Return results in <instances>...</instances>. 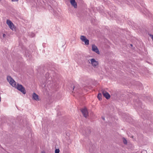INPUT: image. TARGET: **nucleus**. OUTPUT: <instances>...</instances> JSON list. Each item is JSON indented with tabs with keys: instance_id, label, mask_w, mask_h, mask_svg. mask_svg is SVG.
Masks as SVG:
<instances>
[{
	"instance_id": "1",
	"label": "nucleus",
	"mask_w": 153,
	"mask_h": 153,
	"mask_svg": "<svg viewBox=\"0 0 153 153\" xmlns=\"http://www.w3.org/2000/svg\"><path fill=\"white\" fill-rule=\"evenodd\" d=\"M7 79L10 84L13 87L16 88L18 90L20 91L23 94H26V91L25 88L21 85L18 84L16 85V82L10 76H7Z\"/></svg>"
},
{
	"instance_id": "2",
	"label": "nucleus",
	"mask_w": 153,
	"mask_h": 153,
	"mask_svg": "<svg viewBox=\"0 0 153 153\" xmlns=\"http://www.w3.org/2000/svg\"><path fill=\"white\" fill-rule=\"evenodd\" d=\"M90 61L92 65L94 68L97 67L99 65L98 62L96 60L94 59H92L90 60Z\"/></svg>"
},
{
	"instance_id": "3",
	"label": "nucleus",
	"mask_w": 153,
	"mask_h": 153,
	"mask_svg": "<svg viewBox=\"0 0 153 153\" xmlns=\"http://www.w3.org/2000/svg\"><path fill=\"white\" fill-rule=\"evenodd\" d=\"M7 24L9 26V27L12 30L14 28V25L13 23L11 21L9 20H7L6 22Z\"/></svg>"
},
{
	"instance_id": "4",
	"label": "nucleus",
	"mask_w": 153,
	"mask_h": 153,
	"mask_svg": "<svg viewBox=\"0 0 153 153\" xmlns=\"http://www.w3.org/2000/svg\"><path fill=\"white\" fill-rule=\"evenodd\" d=\"M80 39L82 41L85 42V45H88L89 44V41L86 38L85 36H81L80 37Z\"/></svg>"
},
{
	"instance_id": "5",
	"label": "nucleus",
	"mask_w": 153,
	"mask_h": 153,
	"mask_svg": "<svg viewBox=\"0 0 153 153\" xmlns=\"http://www.w3.org/2000/svg\"><path fill=\"white\" fill-rule=\"evenodd\" d=\"M81 112L85 117L86 118L88 116V112L86 108H85L82 109Z\"/></svg>"
},
{
	"instance_id": "6",
	"label": "nucleus",
	"mask_w": 153,
	"mask_h": 153,
	"mask_svg": "<svg viewBox=\"0 0 153 153\" xmlns=\"http://www.w3.org/2000/svg\"><path fill=\"white\" fill-rule=\"evenodd\" d=\"M102 94L103 96L107 99H108L110 98L111 97L110 95L106 91H103L102 92Z\"/></svg>"
},
{
	"instance_id": "7",
	"label": "nucleus",
	"mask_w": 153,
	"mask_h": 153,
	"mask_svg": "<svg viewBox=\"0 0 153 153\" xmlns=\"http://www.w3.org/2000/svg\"><path fill=\"white\" fill-rule=\"evenodd\" d=\"M92 50L96 53L98 54H99L100 52L99 51L97 47L94 45H92Z\"/></svg>"
},
{
	"instance_id": "8",
	"label": "nucleus",
	"mask_w": 153,
	"mask_h": 153,
	"mask_svg": "<svg viewBox=\"0 0 153 153\" xmlns=\"http://www.w3.org/2000/svg\"><path fill=\"white\" fill-rule=\"evenodd\" d=\"M71 5L75 8L77 7V3L75 0H70Z\"/></svg>"
},
{
	"instance_id": "9",
	"label": "nucleus",
	"mask_w": 153,
	"mask_h": 153,
	"mask_svg": "<svg viewBox=\"0 0 153 153\" xmlns=\"http://www.w3.org/2000/svg\"><path fill=\"white\" fill-rule=\"evenodd\" d=\"M33 98L36 101H39V96L35 93H33L32 95Z\"/></svg>"
},
{
	"instance_id": "10",
	"label": "nucleus",
	"mask_w": 153,
	"mask_h": 153,
	"mask_svg": "<svg viewBox=\"0 0 153 153\" xmlns=\"http://www.w3.org/2000/svg\"><path fill=\"white\" fill-rule=\"evenodd\" d=\"M97 98L99 100H101L102 99V95L101 94H99L97 96Z\"/></svg>"
},
{
	"instance_id": "11",
	"label": "nucleus",
	"mask_w": 153,
	"mask_h": 153,
	"mask_svg": "<svg viewBox=\"0 0 153 153\" xmlns=\"http://www.w3.org/2000/svg\"><path fill=\"white\" fill-rule=\"evenodd\" d=\"M59 149H56L55 151V153H59Z\"/></svg>"
},
{
	"instance_id": "12",
	"label": "nucleus",
	"mask_w": 153,
	"mask_h": 153,
	"mask_svg": "<svg viewBox=\"0 0 153 153\" xmlns=\"http://www.w3.org/2000/svg\"><path fill=\"white\" fill-rule=\"evenodd\" d=\"M123 142L125 144H126L127 143V141L125 138L123 139Z\"/></svg>"
},
{
	"instance_id": "13",
	"label": "nucleus",
	"mask_w": 153,
	"mask_h": 153,
	"mask_svg": "<svg viewBox=\"0 0 153 153\" xmlns=\"http://www.w3.org/2000/svg\"><path fill=\"white\" fill-rule=\"evenodd\" d=\"M12 1H17L18 0H11Z\"/></svg>"
},
{
	"instance_id": "14",
	"label": "nucleus",
	"mask_w": 153,
	"mask_h": 153,
	"mask_svg": "<svg viewBox=\"0 0 153 153\" xmlns=\"http://www.w3.org/2000/svg\"><path fill=\"white\" fill-rule=\"evenodd\" d=\"M41 153H45L44 152H42Z\"/></svg>"
},
{
	"instance_id": "15",
	"label": "nucleus",
	"mask_w": 153,
	"mask_h": 153,
	"mask_svg": "<svg viewBox=\"0 0 153 153\" xmlns=\"http://www.w3.org/2000/svg\"><path fill=\"white\" fill-rule=\"evenodd\" d=\"M5 35L4 34H3V36L4 37Z\"/></svg>"
}]
</instances>
